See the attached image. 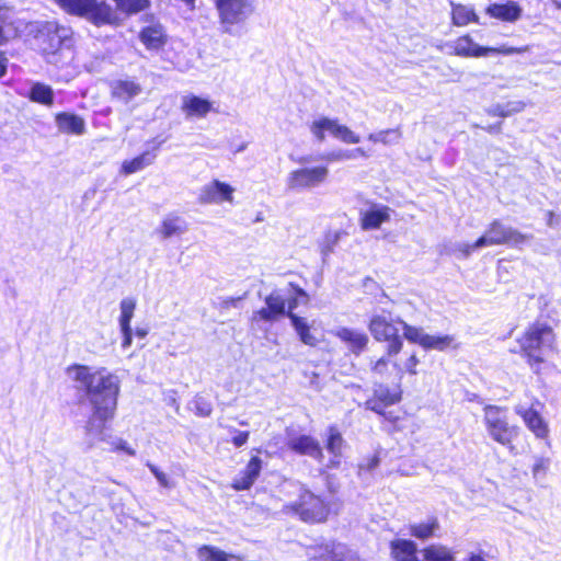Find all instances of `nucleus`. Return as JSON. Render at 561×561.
I'll use <instances>...</instances> for the list:
<instances>
[{"instance_id": "nucleus-44", "label": "nucleus", "mask_w": 561, "mask_h": 561, "mask_svg": "<svg viewBox=\"0 0 561 561\" xmlns=\"http://www.w3.org/2000/svg\"><path fill=\"white\" fill-rule=\"evenodd\" d=\"M481 238H477L473 243H465L457 247V252L461 255V257H468L472 254L473 251L480 248H484V244L481 243Z\"/></svg>"}, {"instance_id": "nucleus-24", "label": "nucleus", "mask_w": 561, "mask_h": 561, "mask_svg": "<svg viewBox=\"0 0 561 561\" xmlns=\"http://www.w3.org/2000/svg\"><path fill=\"white\" fill-rule=\"evenodd\" d=\"M389 549L392 561H420L417 545L412 539L394 538Z\"/></svg>"}, {"instance_id": "nucleus-53", "label": "nucleus", "mask_w": 561, "mask_h": 561, "mask_svg": "<svg viewBox=\"0 0 561 561\" xmlns=\"http://www.w3.org/2000/svg\"><path fill=\"white\" fill-rule=\"evenodd\" d=\"M347 153L350 154V159H354V158H358V157H362V158L368 157V153L366 152V150L360 147L355 148L353 150H347Z\"/></svg>"}, {"instance_id": "nucleus-31", "label": "nucleus", "mask_w": 561, "mask_h": 561, "mask_svg": "<svg viewBox=\"0 0 561 561\" xmlns=\"http://www.w3.org/2000/svg\"><path fill=\"white\" fill-rule=\"evenodd\" d=\"M27 99L31 102L50 107L54 105L55 95L50 85L35 82L28 90Z\"/></svg>"}, {"instance_id": "nucleus-40", "label": "nucleus", "mask_w": 561, "mask_h": 561, "mask_svg": "<svg viewBox=\"0 0 561 561\" xmlns=\"http://www.w3.org/2000/svg\"><path fill=\"white\" fill-rule=\"evenodd\" d=\"M401 328L403 331L402 339H407L410 343L419 344L424 348L425 346V339L428 334L424 333L421 328L408 324L405 321L402 320Z\"/></svg>"}, {"instance_id": "nucleus-27", "label": "nucleus", "mask_w": 561, "mask_h": 561, "mask_svg": "<svg viewBox=\"0 0 561 561\" xmlns=\"http://www.w3.org/2000/svg\"><path fill=\"white\" fill-rule=\"evenodd\" d=\"M440 528L439 520L436 516H430L425 522L411 524L409 526L410 536L425 541L435 537Z\"/></svg>"}, {"instance_id": "nucleus-29", "label": "nucleus", "mask_w": 561, "mask_h": 561, "mask_svg": "<svg viewBox=\"0 0 561 561\" xmlns=\"http://www.w3.org/2000/svg\"><path fill=\"white\" fill-rule=\"evenodd\" d=\"M140 92V85L133 80H116L111 85L112 98L122 101H129Z\"/></svg>"}, {"instance_id": "nucleus-52", "label": "nucleus", "mask_w": 561, "mask_h": 561, "mask_svg": "<svg viewBox=\"0 0 561 561\" xmlns=\"http://www.w3.org/2000/svg\"><path fill=\"white\" fill-rule=\"evenodd\" d=\"M482 129L489 134H500L502 131V122L484 126Z\"/></svg>"}, {"instance_id": "nucleus-14", "label": "nucleus", "mask_w": 561, "mask_h": 561, "mask_svg": "<svg viewBox=\"0 0 561 561\" xmlns=\"http://www.w3.org/2000/svg\"><path fill=\"white\" fill-rule=\"evenodd\" d=\"M138 38L147 50H162L169 42V36L164 26L158 22L142 26L138 33Z\"/></svg>"}, {"instance_id": "nucleus-21", "label": "nucleus", "mask_w": 561, "mask_h": 561, "mask_svg": "<svg viewBox=\"0 0 561 561\" xmlns=\"http://www.w3.org/2000/svg\"><path fill=\"white\" fill-rule=\"evenodd\" d=\"M391 209L386 205H371L360 213L359 225L365 231L379 229L382 224L390 220Z\"/></svg>"}, {"instance_id": "nucleus-15", "label": "nucleus", "mask_w": 561, "mask_h": 561, "mask_svg": "<svg viewBox=\"0 0 561 561\" xmlns=\"http://www.w3.org/2000/svg\"><path fill=\"white\" fill-rule=\"evenodd\" d=\"M263 469V460L257 455H252L239 476L231 482L234 491H247L252 488L259 479Z\"/></svg>"}, {"instance_id": "nucleus-51", "label": "nucleus", "mask_w": 561, "mask_h": 561, "mask_svg": "<svg viewBox=\"0 0 561 561\" xmlns=\"http://www.w3.org/2000/svg\"><path fill=\"white\" fill-rule=\"evenodd\" d=\"M151 472L154 474V477L157 478L161 485L168 486V479L165 473H163L162 471L158 470L154 467H151Z\"/></svg>"}, {"instance_id": "nucleus-42", "label": "nucleus", "mask_w": 561, "mask_h": 561, "mask_svg": "<svg viewBox=\"0 0 561 561\" xmlns=\"http://www.w3.org/2000/svg\"><path fill=\"white\" fill-rule=\"evenodd\" d=\"M193 413L198 417H207L213 412L211 403L203 396L196 394L191 401Z\"/></svg>"}, {"instance_id": "nucleus-12", "label": "nucleus", "mask_w": 561, "mask_h": 561, "mask_svg": "<svg viewBox=\"0 0 561 561\" xmlns=\"http://www.w3.org/2000/svg\"><path fill=\"white\" fill-rule=\"evenodd\" d=\"M310 131L318 141L325 139V133L339 138L345 144H358L359 136L351 130L347 126L339 124L337 119L329 117H320L310 124Z\"/></svg>"}, {"instance_id": "nucleus-16", "label": "nucleus", "mask_w": 561, "mask_h": 561, "mask_svg": "<svg viewBox=\"0 0 561 561\" xmlns=\"http://www.w3.org/2000/svg\"><path fill=\"white\" fill-rule=\"evenodd\" d=\"M484 12L491 19L505 23H515L523 15V8L517 1L507 0L502 3H490L485 7Z\"/></svg>"}, {"instance_id": "nucleus-17", "label": "nucleus", "mask_w": 561, "mask_h": 561, "mask_svg": "<svg viewBox=\"0 0 561 561\" xmlns=\"http://www.w3.org/2000/svg\"><path fill=\"white\" fill-rule=\"evenodd\" d=\"M114 2V7L112 5V9L114 11V22L113 23H105V26H113L117 27L123 24L124 18L121 16V14H124V16L129 18L133 15H136L140 12H144L148 10L151 5L150 0H112Z\"/></svg>"}, {"instance_id": "nucleus-20", "label": "nucleus", "mask_w": 561, "mask_h": 561, "mask_svg": "<svg viewBox=\"0 0 561 561\" xmlns=\"http://www.w3.org/2000/svg\"><path fill=\"white\" fill-rule=\"evenodd\" d=\"M313 561H352L353 557L344 545L335 541L322 542L313 548Z\"/></svg>"}, {"instance_id": "nucleus-19", "label": "nucleus", "mask_w": 561, "mask_h": 561, "mask_svg": "<svg viewBox=\"0 0 561 561\" xmlns=\"http://www.w3.org/2000/svg\"><path fill=\"white\" fill-rule=\"evenodd\" d=\"M515 413L523 420L526 427L537 437L547 438L549 426L538 410L531 404L529 408H517Z\"/></svg>"}, {"instance_id": "nucleus-5", "label": "nucleus", "mask_w": 561, "mask_h": 561, "mask_svg": "<svg viewBox=\"0 0 561 561\" xmlns=\"http://www.w3.org/2000/svg\"><path fill=\"white\" fill-rule=\"evenodd\" d=\"M482 411L483 425L489 437L494 443L505 447L511 454L517 455L518 445L525 435L519 425L510 423L507 408L485 404Z\"/></svg>"}, {"instance_id": "nucleus-18", "label": "nucleus", "mask_w": 561, "mask_h": 561, "mask_svg": "<svg viewBox=\"0 0 561 561\" xmlns=\"http://www.w3.org/2000/svg\"><path fill=\"white\" fill-rule=\"evenodd\" d=\"M334 335L344 343L350 353L355 356H359L364 353L369 344L368 335L355 329L342 327L335 331Z\"/></svg>"}, {"instance_id": "nucleus-11", "label": "nucleus", "mask_w": 561, "mask_h": 561, "mask_svg": "<svg viewBox=\"0 0 561 561\" xmlns=\"http://www.w3.org/2000/svg\"><path fill=\"white\" fill-rule=\"evenodd\" d=\"M329 169L327 165L299 168L289 172L287 186L293 191H301L316 187L327 181Z\"/></svg>"}, {"instance_id": "nucleus-48", "label": "nucleus", "mask_w": 561, "mask_h": 561, "mask_svg": "<svg viewBox=\"0 0 561 561\" xmlns=\"http://www.w3.org/2000/svg\"><path fill=\"white\" fill-rule=\"evenodd\" d=\"M241 297H227L220 302V307L224 309L237 307L241 302Z\"/></svg>"}, {"instance_id": "nucleus-38", "label": "nucleus", "mask_w": 561, "mask_h": 561, "mask_svg": "<svg viewBox=\"0 0 561 561\" xmlns=\"http://www.w3.org/2000/svg\"><path fill=\"white\" fill-rule=\"evenodd\" d=\"M345 445V440L339 431V428L334 425L328 427V434L325 438V448L327 450L335 457L342 456L343 447Z\"/></svg>"}, {"instance_id": "nucleus-35", "label": "nucleus", "mask_w": 561, "mask_h": 561, "mask_svg": "<svg viewBox=\"0 0 561 561\" xmlns=\"http://www.w3.org/2000/svg\"><path fill=\"white\" fill-rule=\"evenodd\" d=\"M150 163L151 154L148 151H145L133 159L123 161L119 172L124 175H129L142 170Z\"/></svg>"}, {"instance_id": "nucleus-3", "label": "nucleus", "mask_w": 561, "mask_h": 561, "mask_svg": "<svg viewBox=\"0 0 561 561\" xmlns=\"http://www.w3.org/2000/svg\"><path fill=\"white\" fill-rule=\"evenodd\" d=\"M341 505L340 500L329 497L323 493H316L302 485L297 499L286 503L282 507V512L307 525H323L339 515Z\"/></svg>"}, {"instance_id": "nucleus-10", "label": "nucleus", "mask_w": 561, "mask_h": 561, "mask_svg": "<svg viewBox=\"0 0 561 561\" xmlns=\"http://www.w3.org/2000/svg\"><path fill=\"white\" fill-rule=\"evenodd\" d=\"M219 21L225 26L243 23L254 8L251 0H214Z\"/></svg>"}, {"instance_id": "nucleus-36", "label": "nucleus", "mask_w": 561, "mask_h": 561, "mask_svg": "<svg viewBox=\"0 0 561 561\" xmlns=\"http://www.w3.org/2000/svg\"><path fill=\"white\" fill-rule=\"evenodd\" d=\"M199 561H231L234 556L215 546L203 545L197 549Z\"/></svg>"}, {"instance_id": "nucleus-25", "label": "nucleus", "mask_w": 561, "mask_h": 561, "mask_svg": "<svg viewBox=\"0 0 561 561\" xmlns=\"http://www.w3.org/2000/svg\"><path fill=\"white\" fill-rule=\"evenodd\" d=\"M181 110L186 117L203 118L213 111V103L207 99L190 94L183 99Z\"/></svg>"}, {"instance_id": "nucleus-33", "label": "nucleus", "mask_w": 561, "mask_h": 561, "mask_svg": "<svg viewBox=\"0 0 561 561\" xmlns=\"http://www.w3.org/2000/svg\"><path fill=\"white\" fill-rule=\"evenodd\" d=\"M424 561H455V552L442 543H432L422 549Z\"/></svg>"}, {"instance_id": "nucleus-55", "label": "nucleus", "mask_w": 561, "mask_h": 561, "mask_svg": "<svg viewBox=\"0 0 561 561\" xmlns=\"http://www.w3.org/2000/svg\"><path fill=\"white\" fill-rule=\"evenodd\" d=\"M466 561H485L481 553H471Z\"/></svg>"}, {"instance_id": "nucleus-30", "label": "nucleus", "mask_w": 561, "mask_h": 561, "mask_svg": "<svg viewBox=\"0 0 561 561\" xmlns=\"http://www.w3.org/2000/svg\"><path fill=\"white\" fill-rule=\"evenodd\" d=\"M10 12L11 7L0 0V46L7 45L11 35L16 31L15 22Z\"/></svg>"}, {"instance_id": "nucleus-50", "label": "nucleus", "mask_w": 561, "mask_h": 561, "mask_svg": "<svg viewBox=\"0 0 561 561\" xmlns=\"http://www.w3.org/2000/svg\"><path fill=\"white\" fill-rule=\"evenodd\" d=\"M8 70V58L4 51L0 50V78L4 77Z\"/></svg>"}, {"instance_id": "nucleus-59", "label": "nucleus", "mask_w": 561, "mask_h": 561, "mask_svg": "<svg viewBox=\"0 0 561 561\" xmlns=\"http://www.w3.org/2000/svg\"><path fill=\"white\" fill-rule=\"evenodd\" d=\"M552 5L561 11V0H551Z\"/></svg>"}, {"instance_id": "nucleus-58", "label": "nucleus", "mask_w": 561, "mask_h": 561, "mask_svg": "<svg viewBox=\"0 0 561 561\" xmlns=\"http://www.w3.org/2000/svg\"><path fill=\"white\" fill-rule=\"evenodd\" d=\"M310 160V157H300L298 159H296L295 161L299 164H304L306 162H308Z\"/></svg>"}, {"instance_id": "nucleus-43", "label": "nucleus", "mask_w": 561, "mask_h": 561, "mask_svg": "<svg viewBox=\"0 0 561 561\" xmlns=\"http://www.w3.org/2000/svg\"><path fill=\"white\" fill-rule=\"evenodd\" d=\"M400 128H389L378 131L377 134H370L368 139L373 142H381L383 145L390 144L393 139L400 138Z\"/></svg>"}, {"instance_id": "nucleus-13", "label": "nucleus", "mask_w": 561, "mask_h": 561, "mask_svg": "<svg viewBox=\"0 0 561 561\" xmlns=\"http://www.w3.org/2000/svg\"><path fill=\"white\" fill-rule=\"evenodd\" d=\"M233 193L234 188L230 184L213 180L202 187L198 202L205 205L231 203L233 201Z\"/></svg>"}, {"instance_id": "nucleus-56", "label": "nucleus", "mask_w": 561, "mask_h": 561, "mask_svg": "<svg viewBox=\"0 0 561 561\" xmlns=\"http://www.w3.org/2000/svg\"><path fill=\"white\" fill-rule=\"evenodd\" d=\"M547 221L549 226H552L556 222V215L552 210L547 213Z\"/></svg>"}, {"instance_id": "nucleus-4", "label": "nucleus", "mask_w": 561, "mask_h": 561, "mask_svg": "<svg viewBox=\"0 0 561 561\" xmlns=\"http://www.w3.org/2000/svg\"><path fill=\"white\" fill-rule=\"evenodd\" d=\"M553 328L547 322L535 321L516 339L518 353L531 368L534 374L540 375L546 364V352L552 351L556 344Z\"/></svg>"}, {"instance_id": "nucleus-32", "label": "nucleus", "mask_w": 561, "mask_h": 561, "mask_svg": "<svg viewBox=\"0 0 561 561\" xmlns=\"http://www.w3.org/2000/svg\"><path fill=\"white\" fill-rule=\"evenodd\" d=\"M187 229L185 220L178 215H168L162 219L159 233L163 239H169L173 236H180Z\"/></svg>"}, {"instance_id": "nucleus-47", "label": "nucleus", "mask_w": 561, "mask_h": 561, "mask_svg": "<svg viewBox=\"0 0 561 561\" xmlns=\"http://www.w3.org/2000/svg\"><path fill=\"white\" fill-rule=\"evenodd\" d=\"M321 158L328 162H333V161L348 160L350 154L347 153V150H345V151L339 150V151L328 152L324 156H322Z\"/></svg>"}, {"instance_id": "nucleus-39", "label": "nucleus", "mask_w": 561, "mask_h": 561, "mask_svg": "<svg viewBox=\"0 0 561 561\" xmlns=\"http://www.w3.org/2000/svg\"><path fill=\"white\" fill-rule=\"evenodd\" d=\"M346 232L340 230H328L324 232L322 240L319 243L320 251L323 255L333 252L342 236Z\"/></svg>"}, {"instance_id": "nucleus-41", "label": "nucleus", "mask_w": 561, "mask_h": 561, "mask_svg": "<svg viewBox=\"0 0 561 561\" xmlns=\"http://www.w3.org/2000/svg\"><path fill=\"white\" fill-rule=\"evenodd\" d=\"M136 308V301L131 298H126L121 301V317H119V325L121 330H128L130 327V321L134 316V311Z\"/></svg>"}, {"instance_id": "nucleus-8", "label": "nucleus", "mask_w": 561, "mask_h": 561, "mask_svg": "<svg viewBox=\"0 0 561 561\" xmlns=\"http://www.w3.org/2000/svg\"><path fill=\"white\" fill-rule=\"evenodd\" d=\"M449 47V54L460 58H481L490 55H520L529 50V46L514 47L505 44L497 47L481 46L468 33L456 37Z\"/></svg>"}, {"instance_id": "nucleus-1", "label": "nucleus", "mask_w": 561, "mask_h": 561, "mask_svg": "<svg viewBox=\"0 0 561 561\" xmlns=\"http://www.w3.org/2000/svg\"><path fill=\"white\" fill-rule=\"evenodd\" d=\"M402 319L393 318L390 311L373 314L367 323L368 331L378 343H387L383 355L370 363V373L379 378L386 376L391 367L396 371L397 380L390 383L377 381L373 386L370 396L365 400L364 408L376 414L380 420V428L393 435L407 427L409 413L400 407L404 390L402 377L417 375L420 359L416 352H412L401 365L397 356L403 350V339L400 333Z\"/></svg>"}, {"instance_id": "nucleus-34", "label": "nucleus", "mask_w": 561, "mask_h": 561, "mask_svg": "<svg viewBox=\"0 0 561 561\" xmlns=\"http://www.w3.org/2000/svg\"><path fill=\"white\" fill-rule=\"evenodd\" d=\"M459 347V343L456 341L455 335H427L425 339L424 350H435L438 352H445L447 350H456Z\"/></svg>"}, {"instance_id": "nucleus-28", "label": "nucleus", "mask_w": 561, "mask_h": 561, "mask_svg": "<svg viewBox=\"0 0 561 561\" xmlns=\"http://www.w3.org/2000/svg\"><path fill=\"white\" fill-rule=\"evenodd\" d=\"M289 321L301 343L311 347L317 346L318 339L312 334L311 325L305 318L289 312Z\"/></svg>"}, {"instance_id": "nucleus-23", "label": "nucleus", "mask_w": 561, "mask_h": 561, "mask_svg": "<svg viewBox=\"0 0 561 561\" xmlns=\"http://www.w3.org/2000/svg\"><path fill=\"white\" fill-rule=\"evenodd\" d=\"M287 447L295 454L307 455L317 460L323 458V450L320 443L310 435H299L287 442Z\"/></svg>"}, {"instance_id": "nucleus-45", "label": "nucleus", "mask_w": 561, "mask_h": 561, "mask_svg": "<svg viewBox=\"0 0 561 561\" xmlns=\"http://www.w3.org/2000/svg\"><path fill=\"white\" fill-rule=\"evenodd\" d=\"M549 469V459L538 458L533 466V476L535 478L545 476Z\"/></svg>"}, {"instance_id": "nucleus-26", "label": "nucleus", "mask_w": 561, "mask_h": 561, "mask_svg": "<svg viewBox=\"0 0 561 561\" xmlns=\"http://www.w3.org/2000/svg\"><path fill=\"white\" fill-rule=\"evenodd\" d=\"M451 24L458 27L467 26L471 23H479V15L472 7L450 2Z\"/></svg>"}, {"instance_id": "nucleus-37", "label": "nucleus", "mask_w": 561, "mask_h": 561, "mask_svg": "<svg viewBox=\"0 0 561 561\" xmlns=\"http://www.w3.org/2000/svg\"><path fill=\"white\" fill-rule=\"evenodd\" d=\"M525 108V104L520 101L508 102L505 104H495L486 110V114L490 117H510L514 114L522 112Z\"/></svg>"}, {"instance_id": "nucleus-9", "label": "nucleus", "mask_w": 561, "mask_h": 561, "mask_svg": "<svg viewBox=\"0 0 561 561\" xmlns=\"http://www.w3.org/2000/svg\"><path fill=\"white\" fill-rule=\"evenodd\" d=\"M479 238H481V243H483L484 247L503 244L518 247L531 239V236L522 233L514 228L506 227L500 219H493L488 225L485 232Z\"/></svg>"}, {"instance_id": "nucleus-22", "label": "nucleus", "mask_w": 561, "mask_h": 561, "mask_svg": "<svg viewBox=\"0 0 561 561\" xmlns=\"http://www.w3.org/2000/svg\"><path fill=\"white\" fill-rule=\"evenodd\" d=\"M54 119L61 134L81 136L87 130L84 118L73 112H58Z\"/></svg>"}, {"instance_id": "nucleus-61", "label": "nucleus", "mask_w": 561, "mask_h": 561, "mask_svg": "<svg viewBox=\"0 0 561 561\" xmlns=\"http://www.w3.org/2000/svg\"><path fill=\"white\" fill-rule=\"evenodd\" d=\"M137 334L139 336L144 337L147 334V332L146 331H137Z\"/></svg>"}, {"instance_id": "nucleus-49", "label": "nucleus", "mask_w": 561, "mask_h": 561, "mask_svg": "<svg viewBox=\"0 0 561 561\" xmlns=\"http://www.w3.org/2000/svg\"><path fill=\"white\" fill-rule=\"evenodd\" d=\"M379 462H380V458H379V456H378V455H373V456H370V457L367 459V461H366V463L363 466V468H364L365 470H367V471H371V470H374L376 467H378Z\"/></svg>"}, {"instance_id": "nucleus-6", "label": "nucleus", "mask_w": 561, "mask_h": 561, "mask_svg": "<svg viewBox=\"0 0 561 561\" xmlns=\"http://www.w3.org/2000/svg\"><path fill=\"white\" fill-rule=\"evenodd\" d=\"M288 291L291 294L288 299L277 290L268 294L264 298L265 306L252 313L251 322L272 324L285 317L289 319V312L295 313L294 310L298 307L299 300L304 302L309 300L308 293L296 283H288Z\"/></svg>"}, {"instance_id": "nucleus-60", "label": "nucleus", "mask_w": 561, "mask_h": 561, "mask_svg": "<svg viewBox=\"0 0 561 561\" xmlns=\"http://www.w3.org/2000/svg\"><path fill=\"white\" fill-rule=\"evenodd\" d=\"M183 2H185L186 4L188 5H193L195 0H182Z\"/></svg>"}, {"instance_id": "nucleus-7", "label": "nucleus", "mask_w": 561, "mask_h": 561, "mask_svg": "<svg viewBox=\"0 0 561 561\" xmlns=\"http://www.w3.org/2000/svg\"><path fill=\"white\" fill-rule=\"evenodd\" d=\"M56 4L70 15L85 18L96 27L114 22L112 4L106 0H54Z\"/></svg>"}, {"instance_id": "nucleus-57", "label": "nucleus", "mask_w": 561, "mask_h": 561, "mask_svg": "<svg viewBox=\"0 0 561 561\" xmlns=\"http://www.w3.org/2000/svg\"><path fill=\"white\" fill-rule=\"evenodd\" d=\"M116 449H122V450H125L127 451L129 455H134V451L129 448L126 447V444L124 442H121L116 445L115 447Z\"/></svg>"}, {"instance_id": "nucleus-54", "label": "nucleus", "mask_w": 561, "mask_h": 561, "mask_svg": "<svg viewBox=\"0 0 561 561\" xmlns=\"http://www.w3.org/2000/svg\"><path fill=\"white\" fill-rule=\"evenodd\" d=\"M124 337H123V342H122V346L123 347H128L130 346L131 344V335H133V332H131V328H128V330H121Z\"/></svg>"}, {"instance_id": "nucleus-46", "label": "nucleus", "mask_w": 561, "mask_h": 561, "mask_svg": "<svg viewBox=\"0 0 561 561\" xmlns=\"http://www.w3.org/2000/svg\"><path fill=\"white\" fill-rule=\"evenodd\" d=\"M249 438H250L249 431H236V435L232 436L231 443L236 448H240L249 442Z\"/></svg>"}, {"instance_id": "nucleus-2", "label": "nucleus", "mask_w": 561, "mask_h": 561, "mask_svg": "<svg viewBox=\"0 0 561 561\" xmlns=\"http://www.w3.org/2000/svg\"><path fill=\"white\" fill-rule=\"evenodd\" d=\"M66 371L73 373L72 380L81 386L91 405L92 413L85 430L102 432L116 414L121 392L118 377L104 367L93 370L83 364H72Z\"/></svg>"}]
</instances>
